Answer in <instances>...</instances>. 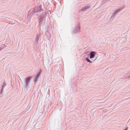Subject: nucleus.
<instances>
[{"instance_id":"10","label":"nucleus","mask_w":130,"mask_h":130,"mask_svg":"<svg viewBox=\"0 0 130 130\" xmlns=\"http://www.w3.org/2000/svg\"><path fill=\"white\" fill-rule=\"evenodd\" d=\"M86 60L88 61V62H90V63H91L92 62L90 60H89V59L88 58V57H87V58H86Z\"/></svg>"},{"instance_id":"1","label":"nucleus","mask_w":130,"mask_h":130,"mask_svg":"<svg viewBox=\"0 0 130 130\" xmlns=\"http://www.w3.org/2000/svg\"><path fill=\"white\" fill-rule=\"evenodd\" d=\"M32 78V76H29L25 78L23 84L25 87H26L28 86Z\"/></svg>"},{"instance_id":"8","label":"nucleus","mask_w":130,"mask_h":130,"mask_svg":"<svg viewBox=\"0 0 130 130\" xmlns=\"http://www.w3.org/2000/svg\"><path fill=\"white\" fill-rule=\"evenodd\" d=\"M83 55H84V57H85L86 58L87 57H88L87 56V52H86L83 53Z\"/></svg>"},{"instance_id":"9","label":"nucleus","mask_w":130,"mask_h":130,"mask_svg":"<svg viewBox=\"0 0 130 130\" xmlns=\"http://www.w3.org/2000/svg\"><path fill=\"white\" fill-rule=\"evenodd\" d=\"M38 40H39L38 36H37L36 38V39L35 40V41L36 42H37L38 41Z\"/></svg>"},{"instance_id":"6","label":"nucleus","mask_w":130,"mask_h":130,"mask_svg":"<svg viewBox=\"0 0 130 130\" xmlns=\"http://www.w3.org/2000/svg\"><path fill=\"white\" fill-rule=\"evenodd\" d=\"M80 30V27L79 26H77L74 29V32L75 33L79 32Z\"/></svg>"},{"instance_id":"4","label":"nucleus","mask_w":130,"mask_h":130,"mask_svg":"<svg viewBox=\"0 0 130 130\" xmlns=\"http://www.w3.org/2000/svg\"><path fill=\"white\" fill-rule=\"evenodd\" d=\"M90 6L89 5H87V6L84 7H82L81 9V10L83 11H86L87 9L89 8Z\"/></svg>"},{"instance_id":"3","label":"nucleus","mask_w":130,"mask_h":130,"mask_svg":"<svg viewBox=\"0 0 130 130\" xmlns=\"http://www.w3.org/2000/svg\"><path fill=\"white\" fill-rule=\"evenodd\" d=\"M121 10V9H118L117 10H116L112 14V15L111 16V18H112L113 19L115 17V15L117 13L119 12Z\"/></svg>"},{"instance_id":"2","label":"nucleus","mask_w":130,"mask_h":130,"mask_svg":"<svg viewBox=\"0 0 130 130\" xmlns=\"http://www.w3.org/2000/svg\"><path fill=\"white\" fill-rule=\"evenodd\" d=\"M41 5H40L35 8V10L36 14H39L41 11H42V10L41 9Z\"/></svg>"},{"instance_id":"12","label":"nucleus","mask_w":130,"mask_h":130,"mask_svg":"<svg viewBox=\"0 0 130 130\" xmlns=\"http://www.w3.org/2000/svg\"><path fill=\"white\" fill-rule=\"evenodd\" d=\"M130 77V76H129V77Z\"/></svg>"},{"instance_id":"5","label":"nucleus","mask_w":130,"mask_h":130,"mask_svg":"<svg viewBox=\"0 0 130 130\" xmlns=\"http://www.w3.org/2000/svg\"><path fill=\"white\" fill-rule=\"evenodd\" d=\"M95 54L96 52L94 51H92L91 52L90 54V59L93 58L95 56Z\"/></svg>"},{"instance_id":"7","label":"nucleus","mask_w":130,"mask_h":130,"mask_svg":"<svg viewBox=\"0 0 130 130\" xmlns=\"http://www.w3.org/2000/svg\"><path fill=\"white\" fill-rule=\"evenodd\" d=\"M40 75V74H38L36 76L35 78V79L34 80V84H36L37 83V81L38 78V77Z\"/></svg>"},{"instance_id":"11","label":"nucleus","mask_w":130,"mask_h":130,"mask_svg":"<svg viewBox=\"0 0 130 130\" xmlns=\"http://www.w3.org/2000/svg\"><path fill=\"white\" fill-rule=\"evenodd\" d=\"M2 50V49H1V48H0V51H1Z\"/></svg>"}]
</instances>
